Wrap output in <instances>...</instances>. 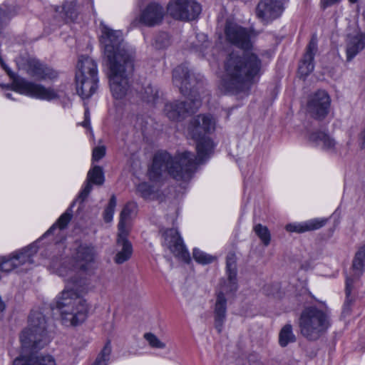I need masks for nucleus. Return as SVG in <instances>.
Listing matches in <instances>:
<instances>
[{"label": "nucleus", "mask_w": 365, "mask_h": 365, "mask_svg": "<svg viewBox=\"0 0 365 365\" xmlns=\"http://www.w3.org/2000/svg\"><path fill=\"white\" fill-rule=\"evenodd\" d=\"M163 236L164 237L163 245L167 247L175 257L189 263L190 256L179 232L173 228L168 229L164 231Z\"/></svg>", "instance_id": "obj_13"}, {"label": "nucleus", "mask_w": 365, "mask_h": 365, "mask_svg": "<svg viewBox=\"0 0 365 365\" xmlns=\"http://www.w3.org/2000/svg\"><path fill=\"white\" fill-rule=\"evenodd\" d=\"M98 77H76V90L82 98H89L98 88Z\"/></svg>", "instance_id": "obj_20"}, {"label": "nucleus", "mask_w": 365, "mask_h": 365, "mask_svg": "<svg viewBox=\"0 0 365 365\" xmlns=\"http://www.w3.org/2000/svg\"><path fill=\"white\" fill-rule=\"evenodd\" d=\"M339 1V0H321V4L324 8H327L336 4Z\"/></svg>", "instance_id": "obj_42"}, {"label": "nucleus", "mask_w": 365, "mask_h": 365, "mask_svg": "<svg viewBox=\"0 0 365 365\" xmlns=\"http://www.w3.org/2000/svg\"><path fill=\"white\" fill-rule=\"evenodd\" d=\"M170 44V38L168 33L162 32L159 34L155 40V46L158 49L165 48Z\"/></svg>", "instance_id": "obj_38"}, {"label": "nucleus", "mask_w": 365, "mask_h": 365, "mask_svg": "<svg viewBox=\"0 0 365 365\" xmlns=\"http://www.w3.org/2000/svg\"><path fill=\"white\" fill-rule=\"evenodd\" d=\"M309 140L316 145L322 146L327 151H334L336 147L335 140L328 134L322 131H314L309 135Z\"/></svg>", "instance_id": "obj_23"}, {"label": "nucleus", "mask_w": 365, "mask_h": 365, "mask_svg": "<svg viewBox=\"0 0 365 365\" xmlns=\"http://www.w3.org/2000/svg\"><path fill=\"white\" fill-rule=\"evenodd\" d=\"M364 48L365 34L358 33L355 35H348L346 39V61H351Z\"/></svg>", "instance_id": "obj_19"}, {"label": "nucleus", "mask_w": 365, "mask_h": 365, "mask_svg": "<svg viewBox=\"0 0 365 365\" xmlns=\"http://www.w3.org/2000/svg\"><path fill=\"white\" fill-rule=\"evenodd\" d=\"M6 16V12L0 9V26H1L3 20L5 19Z\"/></svg>", "instance_id": "obj_43"}, {"label": "nucleus", "mask_w": 365, "mask_h": 365, "mask_svg": "<svg viewBox=\"0 0 365 365\" xmlns=\"http://www.w3.org/2000/svg\"><path fill=\"white\" fill-rule=\"evenodd\" d=\"M225 34L227 41L243 52H232L227 56L220 89L225 93L237 94L247 91L262 75L263 54L254 48L252 38L258 34L255 31L227 23Z\"/></svg>", "instance_id": "obj_1"}, {"label": "nucleus", "mask_w": 365, "mask_h": 365, "mask_svg": "<svg viewBox=\"0 0 365 365\" xmlns=\"http://www.w3.org/2000/svg\"><path fill=\"white\" fill-rule=\"evenodd\" d=\"M62 17L66 23L73 22L77 16L76 3L75 1H65L62 6Z\"/></svg>", "instance_id": "obj_25"}, {"label": "nucleus", "mask_w": 365, "mask_h": 365, "mask_svg": "<svg viewBox=\"0 0 365 365\" xmlns=\"http://www.w3.org/2000/svg\"><path fill=\"white\" fill-rule=\"evenodd\" d=\"M101 43L107 59L108 78L113 97L120 100L132 91L135 53L123 43L120 31L101 24Z\"/></svg>", "instance_id": "obj_4"}, {"label": "nucleus", "mask_w": 365, "mask_h": 365, "mask_svg": "<svg viewBox=\"0 0 365 365\" xmlns=\"http://www.w3.org/2000/svg\"><path fill=\"white\" fill-rule=\"evenodd\" d=\"M167 10L173 19L190 21L198 17L202 8L194 0H171L168 4Z\"/></svg>", "instance_id": "obj_10"}, {"label": "nucleus", "mask_w": 365, "mask_h": 365, "mask_svg": "<svg viewBox=\"0 0 365 365\" xmlns=\"http://www.w3.org/2000/svg\"><path fill=\"white\" fill-rule=\"evenodd\" d=\"M215 119L210 114H200L189 122L187 133L196 142L197 156L191 152L178 153L174 157L166 151L157 153L148 170L152 181H158L163 174L168 173L176 180H187L196 169L197 164L209 158L213 143L207 135L215 129Z\"/></svg>", "instance_id": "obj_3"}, {"label": "nucleus", "mask_w": 365, "mask_h": 365, "mask_svg": "<svg viewBox=\"0 0 365 365\" xmlns=\"http://www.w3.org/2000/svg\"><path fill=\"white\" fill-rule=\"evenodd\" d=\"M135 208V206L133 203H128L125 205L120 215V221L118 225V232H128L125 229V222L130 217Z\"/></svg>", "instance_id": "obj_26"}, {"label": "nucleus", "mask_w": 365, "mask_h": 365, "mask_svg": "<svg viewBox=\"0 0 365 365\" xmlns=\"http://www.w3.org/2000/svg\"><path fill=\"white\" fill-rule=\"evenodd\" d=\"M84 115H85V119L90 120V113H89V110L88 108L86 109Z\"/></svg>", "instance_id": "obj_45"}, {"label": "nucleus", "mask_w": 365, "mask_h": 365, "mask_svg": "<svg viewBox=\"0 0 365 365\" xmlns=\"http://www.w3.org/2000/svg\"><path fill=\"white\" fill-rule=\"evenodd\" d=\"M164 15L165 11L162 6L151 3L143 11L140 21L148 26H155L162 22Z\"/></svg>", "instance_id": "obj_16"}, {"label": "nucleus", "mask_w": 365, "mask_h": 365, "mask_svg": "<svg viewBox=\"0 0 365 365\" xmlns=\"http://www.w3.org/2000/svg\"><path fill=\"white\" fill-rule=\"evenodd\" d=\"M96 255L93 246L81 245L76 250L74 258L63 262L57 270L60 277L73 285V288L63 290L56 302L61 322L66 327L78 326L88 317V304L76 292H88L91 284L89 277L94 271Z\"/></svg>", "instance_id": "obj_2"}, {"label": "nucleus", "mask_w": 365, "mask_h": 365, "mask_svg": "<svg viewBox=\"0 0 365 365\" xmlns=\"http://www.w3.org/2000/svg\"><path fill=\"white\" fill-rule=\"evenodd\" d=\"M140 96L143 101L148 103H155L158 98V91L150 83H147L142 88Z\"/></svg>", "instance_id": "obj_28"}, {"label": "nucleus", "mask_w": 365, "mask_h": 365, "mask_svg": "<svg viewBox=\"0 0 365 365\" xmlns=\"http://www.w3.org/2000/svg\"><path fill=\"white\" fill-rule=\"evenodd\" d=\"M37 252L35 245L15 252L12 255L0 258V269L1 272H9L21 266L34 262L33 256Z\"/></svg>", "instance_id": "obj_11"}, {"label": "nucleus", "mask_w": 365, "mask_h": 365, "mask_svg": "<svg viewBox=\"0 0 365 365\" xmlns=\"http://www.w3.org/2000/svg\"><path fill=\"white\" fill-rule=\"evenodd\" d=\"M325 219H312L300 223H290L286 225L285 229L289 232L303 233L305 232L318 230L325 225Z\"/></svg>", "instance_id": "obj_21"}, {"label": "nucleus", "mask_w": 365, "mask_h": 365, "mask_svg": "<svg viewBox=\"0 0 365 365\" xmlns=\"http://www.w3.org/2000/svg\"><path fill=\"white\" fill-rule=\"evenodd\" d=\"M0 64L12 79L11 85H2L1 86V87L11 88V90L21 94L41 100L52 101L58 98V94L54 89L46 88L41 84L29 82L24 78L16 76L15 73L7 67L1 56Z\"/></svg>", "instance_id": "obj_9"}, {"label": "nucleus", "mask_w": 365, "mask_h": 365, "mask_svg": "<svg viewBox=\"0 0 365 365\" xmlns=\"http://www.w3.org/2000/svg\"><path fill=\"white\" fill-rule=\"evenodd\" d=\"M26 71L29 75L38 80L53 79L58 76V73L53 68L34 58L27 61Z\"/></svg>", "instance_id": "obj_15"}, {"label": "nucleus", "mask_w": 365, "mask_h": 365, "mask_svg": "<svg viewBox=\"0 0 365 365\" xmlns=\"http://www.w3.org/2000/svg\"><path fill=\"white\" fill-rule=\"evenodd\" d=\"M353 284V280L350 278H347L346 280V294L347 298L349 297L351 292V286Z\"/></svg>", "instance_id": "obj_41"}, {"label": "nucleus", "mask_w": 365, "mask_h": 365, "mask_svg": "<svg viewBox=\"0 0 365 365\" xmlns=\"http://www.w3.org/2000/svg\"><path fill=\"white\" fill-rule=\"evenodd\" d=\"M92 190L91 182L87 180L86 184L78 195V199L83 202Z\"/></svg>", "instance_id": "obj_40"}, {"label": "nucleus", "mask_w": 365, "mask_h": 365, "mask_svg": "<svg viewBox=\"0 0 365 365\" xmlns=\"http://www.w3.org/2000/svg\"><path fill=\"white\" fill-rule=\"evenodd\" d=\"M144 338L148 342L149 345L155 349H164L165 347V343L162 342L154 334L145 333Z\"/></svg>", "instance_id": "obj_37"}, {"label": "nucleus", "mask_w": 365, "mask_h": 365, "mask_svg": "<svg viewBox=\"0 0 365 365\" xmlns=\"http://www.w3.org/2000/svg\"><path fill=\"white\" fill-rule=\"evenodd\" d=\"M137 192L143 198L148 199L154 193L152 185L148 182H141L137 186Z\"/></svg>", "instance_id": "obj_36"}, {"label": "nucleus", "mask_w": 365, "mask_h": 365, "mask_svg": "<svg viewBox=\"0 0 365 365\" xmlns=\"http://www.w3.org/2000/svg\"><path fill=\"white\" fill-rule=\"evenodd\" d=\"M317 51V39L316 36H313L299 65V73L302 76H307L314 70V58Z\"/></svg>", "instance_id": "obj_17"}, {"label": "nucleus", "mask_w": 365, "mask_h": 365, "mask_svg": "<svg viewBox=\"0 0 365 365\" xmlns=\"http://www.w3.org/2000/svg\"><path fill=\"white\" fill-rule=\"evenodd\" d=\"M226 270L227 282L217 294L214 309L215 327L219 333L222 331L226 319L227 299L225 294L235 292L237 289L236 255L233 252H230L227 255Z\"/></svg>", "instance_id": "obj_7"}, {"label": "nucleus", "mask_w": 365, "mask_h": 365, "mask_svg": "<svg viewBox=\"0 0 365 365\" xmlns=\"http://www.w3.org/2000/svg\"><path fill=\"white\" fill-rule=\"evenodd\" d=\"M72 217V214L69 211V210H66L63 214H62L60 217L58 219L56 223H54L43 235V236L48 235L53 233V230L58 227L60 230H63L66 227L68 222L71 221Z\"/></svg>", "instance_id": "obj_27"}, {"label": "nucleus", "mask_w": 365, "mask_h": 365, "mask_svg": "<svg viewBox=\"0 0 365 365\" xmlns=\"http://www.w3.org/2000/svg\"><path fill=\"white\" fill-rule=\"evenodd\" d=\"M253 230L263 245L268 246L271 241V234L267 227L259 223L254 226Z\"/></svg>", "instance_id": "obj_31"}, {"label": "nucleus", "mask_w": 365, "mask_h": 365, "mask_svg": "<svg viewBox=\"0 0 365 365\" xmlns=\"http://www.w3.org/2000/svg\"><path fill=\"white\" fill-rule=\"evenodd\" d=\"M106 155V148L104 146H98L93 149L92 159L94 161H98Z\"/></svg>", "instance_id": "obj_39"}, {"label": "nucleus", "mask_w": 365, "mask_h": 365, "mask_svg": "<svg viewBox=\"0 0 365 365\" xmlns=\"http://www.w3.org/2000/svg\"><path fill=\"white\" fill-rule=\"evenodd\" d=\"M196 42L194 43L193 48L196 51L200 52L205 56L206 50L210 46V42L207 39V35L200 33L196 35Z\"/></svg>", "instance_id": "obj_30"}, {"label": "nucleus", "mask_w": 365, "mask_h": 365, "mask_svg": "<svg viewBox=\"0 0 365 365\" xmlns=\"http://www.w3.org/2000/svg\"><path fill=\"white\" fill-rule=\"evenodd\" d=\"M5 96L7 98H9V99H12L14 100V98H12V94L10 93H7L5 94Z\"/></svg>", "instance_id": "obj_46"}, {"label": "nucleus", "mask_w": 365, "mask_h": 365, "mask_svg": "<svg viewBox=\"0 0 365 365\" xmlns=\"http://www.w3.org/2000/svg\"><path fill=\"white\" fill-rule=\"evenodd\" d=\"M116 204V197L114 195H113L109 200L108 205L106 207L103 212V219L106 222H110L113 220Z\"/></svg>", "instance_id": "obj_35"}, {"label": "nucleus", "mask_w": 365, "mask_h": 365, "mask_svg": "<svg viewBox=\"0 0 365 365\" xmlns=\"http://www.w3.org/2000/svg\"><path fill=\"white\" fill-rule=\"evenodd\" d=\"M296 336L292 331L290 324H285L279 333V344L282 347H286L289 344L296 341Z\"/></svg>", "instance_id": "obj_24"}, {"label": "nucleus", "mask_w": 365, "mask_h": 365, "mask_svg": "<svg viewBox=\"0 0 365 365\" xmlns=\"http://www.w3.org/2000/svg\"><path fill=\"white\" fill-rule=\"evenodd\" d=\"M331 98L325 91H318L310 96L307 103V110L315 119L322 120L328 115Z\"/></svg>", "instance_id": "obj_14"}, {"label": "nucleus", "mask_w": 365, "mask_h": 365, "mask_svg": "<svg viewBox=\"0 0 365 365\" xmlns=\"http://www.w3.org/2000/svg\"><path fill=\"white\" fill-rule=\"evenodd\" d=\"M351 3H355L357 1V0H349Z\"/></svg>", "instance_id": "obj_47"}, {"label": "nucleus", "mask_w": 365, "mask_h": 365, "mask_svg": "<svg viewBox=\"0 0 365 365\" xmlns=\"http://www.w3.org/2000/svg\"><path fill=\"white\" fill-rule=\"evenodd\" d=\"M78 71L76 77H98V69L96 62L88 56H82L80 57L78 64Z\"/></svg>", "instance_id": "obj_22"}, {"label": "nucleus", "mask_w": 365, "mask_h": 365, "mask_svg": "<svg viewBox=\"0 0 365 365\" xmlns=\"http://www.w3.org/2000/svg\"><path fill=\"white\" fill-rule=\"evenodd\" d=\"M192 255L196 262L202 264L212 263L215 259L214 257L206 254L205 252L197 248L193 250Z\"/></svg>", "instance_id": "obj_34"}, {"label": "nucleus", "mask_w": 365, "mask_h": 365, "mask_svg": "<svg viewBox=\"0 0 365 365\" xmlns=\"http://www.w3.org/2000/svg\"><path fill=\"white\" fill-rule=\"evenodd\" d=\"M286 0H260L255 9L257 18L264 24L279 18L285 9Z\"/></svg>", "instance_id": "obj_12"}, {"label": "nucleus", "mask_w": 365, "mask_h": 365, "mask_svg": "<svg viewBox=\"0 0 365 365\" xmlns=\"http://www.w3.org/2000/svg\"><path fill=\"white\" fill-rule=\"evenodd\" d=\"M330 327L328 312L316 306L306 307L299 318L301 334L310 341L317 340Z\"/></svg>", "instance_id": "obj_8"}, {"label": "nucleus", "mask_w": 365, "mask_h": 365, "mask_svg": "<svg viewBox=\"0 0 365 365\" xmlns=\"http://www.w3.org/2000/svg\"><path fill=\"white\" fill-rule=\"evenodd\" d=\"M24 352L16 357L13 365H56L55 359L49 354L37 353L48 342L46 320L41 312H32L29 317V325L21 335Z\"/></svg>", "instance_id": "obj_6"}, {"label": "nucleus", "mask_w": 365, "mask_h": 365, "mask_svg": "<svg viewBox=\"0 0 365 365\" xmlns=\"http://www.w3.org/2000/svg\"><path fill=\"white\" fill-rule=\"evenodd\" d=\"M364 140L365 141V130H364Z\"/></svg>", "instance_id": "obj_48"}, {"label": "nucleus", "mask_w": 365, "mask_h": 365, "mask_svg": "<svg viewBox=\"0 0 365 365\" xmlns=\"http://www.w3.org/2000/svg\"><path fill=\"white\" fill-rule=\"evenodd\" d=\"M365 267V245L359 248L353 260L352 267L357 274H361Z\"/></svg>", "instance_id": "obj_29"}, {"label": "nucleus", "mask_w": 365, "mask_h": 365, "mask_svg": "<svg viewBox=\"0 0 365 365\" xmlns=\"http://www.w3.org/2000/svg\"><path fill=\"white\" fill-rule=\"evenodd\" d=\"M87 180L93 184L98 185H102L104 182V175L102 168L98 165L94 166L88 171Z\"/></svg>", "instance_id": "obj_32"}, {"label": "nucleus", "mask_w": 365, "mask_h": 365, "mask_svg": "<svg viewBox=\"0 0 365 365\" xmlns=\"http://www.w3.org/2000/svg\"><path fill=\"white\" fill-rule=\"evenodd\" d=\"M81 125H82L83 127H85V128H88V127L89 126V125H90V120H86V119H85V120L82 122Z\"/></svg>", "instance_id": "obj_44"}, {"label": "nucleus", "mask_w": 365, "mask_h": 365, "mask_svg": "<svg viewBox=\"0 0 365 365\" xmlns=\"http://www.w3.org/2000/svg\"><path fill=\"white\" fill-rule=\"evenodd\" d=\"M110 342L108 341L100 354L98 355L94 364L93 365H108L111 354Z\"/></svg>", "instance_id": "obj_33"}, {"label": "nucleus", "mask_w": 365, "mask_h": 365, "mask_svg": "<svg viewBox=\"0 0 365 365\" xmlns=\"http://www.w3.org/2000/svg\"><path fill=\"white\" fill-rule=\"evenodd\" d=\"M128 234V232H118V234L116 240L118 250L113 259L114 262L118 264L127 262L133 254V246L127 238Z\"/></svg>", "instance_id": "obj_18"}, {"label": "nucleus", "mask_w": 365, "mask_h": 365, "mask_svg": "<svg viewBox=\"0 0 365 365\" xmlns=\"http://www.w3.org/2000/svg\"><path fill=\"white\" fill-rule=\"evenodd\" d=\"M173 82L183 96L188 97V100L168 102L165 104L163 112L170 120L181 121L200 107L198 91L202 88V81L199 74L196 76L185 65H180L173 71Z\"/></svg>", "instance_id": "obj_5"}]
</instances>
